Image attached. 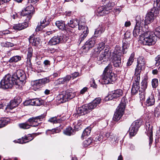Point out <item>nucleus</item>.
Segmentation results:
<instances>
[{
	"instance_id": "nucleus-15",
	"label": "nucleus",
	"mask_w": 160,
	"mask_h": 160,
	"mask_svg": "<svg viewBox=\"0 0 160 160\" xmlns=\"http://www.w3.org/2000/svg\"><path fill=\"white\" fill-rule=\"evenodd\" d=\"M122 92L121 89H117L110 93L108 96L109 100H112L113 98H117L122 95Z\"/></svg>"
},
{
	"instance_id": "nucleus-2",
	"label": "nucleus",
	"mask_w": 160,
	"mask_h": 160,
	"mask_svg": "<svg viewBox=\"0 0 160 160\" xmlns=\"http://www.w3.org/2000/svg\"><path fill=\"white\" fill-rule=\"evenodd\" d=\"M112 66L109 64L105 68L102 78L105 84L112 83L116 79V75L112 71Z\"/></svg>"
},
{
	"instance_id": "nucleus-33",
	"label": "nucleus",
	"mask_w": 160,
	"mask_h": 160,
	"mask_svg": "<svg viewBox=\"0 0 160 160\" xmlns=\"http://www.w3.org/2000/svg\"><path fill=\"white\" fill-rule=\"evenodd\" d=\"M66 93V95L68 101L74 98L75 96V93L74 92H72L70 90H68L65 91Z\"/></svg>"
},
{
	"instance_id": "nucleus-63",
	"label": "nucleus",
	"mask_w": 160,
	"mask_h": 160,
	"mask_svg": "<svg viewBox=\"0 0 160 160\" xmlns=\"http://www.w3.org/2000/svg\"><path fill=\"white\" fill-rule=\"evenodd\" d=\"M36 106H40L42 104V101L39 99L36 98Z\"/></svg>"
},
{
	"instance_id": "nucleus-27",
	"label": "nucleus",
	"mask_w": 160,
	"mask_h": 160,
	"mask_svg": "<svg viewBox=\"0 0 160 160\" xmlns=\"http://www.w3.org/2000/svg\"><path fill=\"white\" fill-rule=\"evenodd\" d=\"M71 79L70 75H67L63 78H60L58 79L56 82L59 84H63L66 82H68Z\"/></svg>"
},
{
	"instance_id": "nucleus-49",
	"label": "nucleus",
	"mask_w": 160,
	"mask_h": 160,
	"mask_svg": "<svg viewBox=\"0 0 160 160\" xmlns=\"http://www.w3.org/2000/svg\"><path fill=\"white\" fill-rule=\"evenodd\" d=\"M92 141V138H88L87 139L84 141L83 145L85 147H88L91 143Z\"/></svg>"
},
{
	"instance_id": "nucleus-35",
	"label": "nucleus",
	"mask_w": 160,
	"mask_h": 160,
	"mask_svg": "<svg viewBox=\"0 0 160 160\" xmlns=\"http://www.w3.org/2000/svg\"><path fill=\"white\" fill-rule=\"evenodd\" d=\"M136 25L142 27L144 24V19L143 18L140 16H137L136 19Z\"/></svg>"
},
{
	"instance_id": "nucleus-17",
	"label": "nucleus",
	"mask_w": 160,
	"mask_h": 160,
	"mask_svg": "<svg viewBox=\"0 0 160 160\" xmlns=\"http://www.w3.org/2000/svg\"><path fill=\"white\" fill-rule=\"evenodd\" d=\"M146 62L145 59L142 56L140 57L138 59V64L135 70L141 71L142 68L144 67Z\"/></svg>"
},
{
	"instance_id": "nucleus-64",
	"label": "nucleus",
	"mask_w": 160,
	"mask_h": 160,
	"mask_svg": "<svg viewBox=\"0 0 160 160\" xmlns=\"http://www.w3.org/2000/svg\"><path fill=\"white\" fill-rule=\"evenodd\" d=\"M28 122L31 124L33 125V123L34 122V117H32L31 118H29L28 121Z\"/></svg>"
},
{
	"instance_id": "nucleus-14",
	"label": "nucleus",
	"mask_w": 160,
	"mask_h": 160,
	"mask_svg": "<svg viewBox=\"0 0 160 160\" xmlns=\"http://www.w3.org/2000/svg\"><path fill=\"white\" fill-rule=\"evenodd\" d=\"M152 126L150 125V124L148 123L146 124V133L147 135L149 137V145L151 146L153 141L152 138Z\"/></svg>"
},
{
	"instance_id": "nucleus-29",
	"label": "nucleus",
	"mask_w": 160,
	"mask_h": 160,
	"mask_svg": "<svg viewBox=\"0 0 160 160\" xmlns=\"http://www.w3.org/2000/svg\"><path fill=\"white\" fill-rule=\"evenodd\" d=\"M122 50H121V52L122 55L125 54L128 51V48L129 44L128 42L125 40L122 41Z\"/></svg>"
},
{
	"instance_id": "nucleus-53",
	"label": "nucleus",
	"mask_w": 160,
	"mask_h": 160,
	"mask_svg": "<svg viewBox=\"0 0 160 160\" xmlns=\"http://www.w3.org/2000/svg\"><path fill=\"white\" fill-rule=\"evenodd\" d=\"M155 60L156 61V66H158L160 65V55H159L156 57L155 58Z\"/></svg>"
},
{
	"instance_id": "nucleus-39",
	"label": "nucleus",
	"mask_w": 160,
	"mask_h": 160,
	"mask_svg": "<svg viewBox=\"0 0 160 160\" xmlns=\"http://www.w3.org/2000/svg\"><path fill=\"white\" fill-rule=\"evenodd\" d=\"M105 43L104 42H102L98 44V46L97 48L95 49V51L97 53H99L100 52L105 48Z\"/></svg>"
},
{
	"instance_id": "nucleus-51",
	"label": "nucleus",
	"mask_w": 160,
	"mask_h": 160,
	"mask_svg": "<svg viewBox=\"0 0 160 160\" xmlns=\"http://www.w3.org/2000/svg\"><path fill=\"white\" fill-rule=\"evenodd\" d=\"M152 84L153 88H156L158 85V79H153L152 81Z\"/></svg>"
},
{
	"instance_id": "nucleus-26",
	"label": "nucleus",
	"mask_w": 160,
	"mask_h": 160,
	"mask_svg": "<svg viewBox=\"0 0 160 160\" xmlns=\"http://www.w3.org/2000/svg\"><path fill=\"white\" fill-rule=\"evenodd\" d=\"M101 101V99L100 98H96L92 102L89 104L91 107L90 108L92 109H93L100 103Z\"/></svg>"
},
{
	"instance_id": "nucleus-34",
	"label": "nucleus",
	"mask_w": 160,
	"mask_h": 160,
	"mask_svg": "<svg viewBox=\"0 0 160 160\" xmlns=\"http://www.w3.org/2000/svg\"><path fill=\"white\" fill-rule=\"evenodd\" d=\"M140 89L139 84L133 83L131 89V93L132 95L137 94Z\"/></svg>"
},
{
	"instance_id": "nucleus-28",
	"label": "nucleus",
	"mask_w": 160,
	"mask_h": 160,
	"mask_svg": "<svg viewBox=\"0 0 160 160\" xmlns=\"http://www.w3.org/2000/svg\"><path fill=\"white\" fill-rule=\"evenodd\" d=\"M142 27L135 25L133 32V35L135 37H137L142 33Z\"/></svg>"
},
{
	"instance_id": "nucleus-58",
	"label": "nucleus",
	"mask_w": 160,
	"mask_h": 160,
	"mask_svg": "<svg viewBox=\"0 0 160 160\" xmlns=\"http://www.w3.org/2000/svg\"><path fill=\"white\" fill-rule=\"evenodd\" d=\"M79 75V73L78 72H75L74 73H72L71 74V76H70L71 77V78H72V79H73L74 78H76Z\"/></svg>"
},
{
	"instance_id": "nucleus-59",
	"label": "nucleus",
	"mask_w": 160,
	"mask_h": 160,
	"mask_svg": "<svg viewBox=\"0 0 160 160\" xmlns=\"http://www.w3.org/2000/svg\"><path fill=\"white\" fill-rule=\"evenodd\" d=\"M101 34V33H100L99 29L98 28L97 29H96L95 31L94 37H98Z\"/></svg>"
},
{
	"instance_id": "nucleus-5",
	"label": "nucleus",
	"mask_w": 160,
	"mask_h": 160,
	"mask_svg": "<svg viewBox=\"0 0 160 160\" xmlns=\"http://www.w3.org/2000/svg\"><path fill=\"white\" fill-rule=\"evenodd\" d=\"M159 7L154 5V7L151 9L150 11L147 13L144 20L145 24H149L153 22L159 13Z\"/></svg>"
},
{
	"instance_id": "nucleus-42",
	"label": "nucleus",
	"mask_w": 160,
	"mask_h": 160,
	"mask_svg": "<svg viewBox=\"0 0 160 160\" xmlns=\"http://www.w3.org/2000/svg\"><path fill=\"white\" fill-rule=\"evenodd\" d=\"M73 124H75L74 127V128L75 129L79 130L82 128V120H79L78 121L76 124V123H73Z\"/></svg>"
},
{
	"instance_id": "nucleus-6",
	"label": "nucleus",
	"mask_w": 160,
	"mask_h": 160,
	"mask_svg": "<svg viewBox=\"0 0 160 160\" xmlns=\"http://www.w3.org/2000/svg\"><path fill=\"white\" fill-rule=\"evenodd\" d=\"M125 102H122V101L117 107L116 112L114 115L113 119L115 121L119 120L124 114Z\"/></svg>"
},
{
	"instance_id": "nucleus-32",
	"label": "nucleus",
	"mask_w": 160,
	"mask_h": 160,
	"mask_svg": "<svg viewBox=\"0 0 160 160\" xmlns=\"http://www.w3.org/2000/svg\"><path fill=\"white\" fill-rule=\"evenodd\" d=\"M56 25L60 29L62 30L66 29L64 22L62 21H58L56 22Z\"/></svg>"
},
{
	"instance_id": "nucleus-52",
	"label": "nucleus",
	"mask_w": 160,
	"mask_h": 160,
	"mask_svg": "<svg viewBox=\"0 0 160 160\" xmlns=\"http://www.w3.org/2000/svg\"><path fill=\"white\" fill-rule=\"evenodd\" d=\"M48 121L50 122L53 123H56L58 122L57 117H53L50 118Z\"/></svg>"
},
{
	"instance_id": "nucleus-9",
	"label": "nucleus",
	"mask_w": 160,
	"mask_h": 160,
	"mask_svg": "<svg viewBox=\"0 0 160 160\" xmlns=\"http://www.w3.org/2000/svg\"><path fill=\"white\" fill-rule=\"evenodd\" d=\"M141 125V122L139 120H136L132 123L129 131V135L131 137L134 136L136 135Z\"/></svg>"
},
{
	"instance_id": "nucleus-4",
	"label": "nucleus",
	"mask_w": 160,
	"mask_h": 160,
	"mask_svg": "<svg viewBox=\"0 0 160 160\" xmlns=\"http://www.w3.org/2000/svg\"><path fill=\"white\" fill-rule=\"evenodd\" d=\"M122 55L121 48L119 46H116L115 48L112 57V62L115 67H119L121 65Z\"/></svg>"
},
{
	"instance_id": "nucleus-44",
	"label": "nucleus",
	"mask_w": 160,
	"mask_h": 160,
	"mask_svg": "<svg viewBox=\"0 0 160 160\" xmlns=\"http://www.w3.org/2000/svg\"><path fill=\"white\" fill-rule=\"evenodd\" d=\"M40 23L42 25H45V27H46L49 24V21L47 20V18L45 17L41 20Z\"/></svg>"
},
{
	"instance_id": "nucleus-47",
	"label": "nucleus",
	"mask_w": 160,
	"mask_h": 160,
	"mask_svg": "<svg viewBox=\"0 0 160 160\" xmlns=\"http://www.w3.org/2000/svg\"><path fill=\"white\" fill-rule=\"evenodd\" d=\"M8 121L4 118L0 120V128L5 126L8 124Z\"/></svg>"
},
{
	"instance_id": "nucleus-31",
	"label": "nucleus",
	"mask_w": 160,
	"mask_h": 160,
	"mask_svg": "<svg viewBox=\"0 0 160 160\" xmlns=\"http://www.w3.org/2000/svg\"><path fill=\"white\" fill-rule=\"evenodd\" d=\"M68 24L69 26L72 28H74L78 25V26L80 25L78 22V20L77 19H72L68 22Z\"/></svg>"
},
{
	"instance_id": "nucleus-8",
	"label": "nucleus",
	"mask_w": 160,
	"mask_h": 160,
	"mask_svg": "<svg viewBox=\"0 0 160 160\" xmlns=\"http://www.w3.org/2000/svg\"><path fill=\"white\" fill-rule=\"evenodd\" d=\"M34 10V7L31 5L27 7L24 10L22 11L21 15L23 17H26L25 20L29 21L31 18Z\"/></svg>"
},
{
	"instance_id": "nucleus-37",
	"label": "nucleus",
	"mask_w": 160,
	"mask_h": 160,
	"mask_svg": "<svg viewBox=\"0 0 160 160\" xmlns=\"http://www.w3.org/2000/svg\"><path fill=\"white\" fill-rule=\"evenodd\" d=\"M36 127L38 126V124L35 125H29L27 123H21L19 124V127L22 128L24 129H28L30 128L31 126Z\"/></svg>"
},
{
	"instance_id": "nucleus-10",
	"label": "nucleus",
	"mask_w": 160,
	"mask_h": 160,
	"mask_svg": "<svg viewBox=\"0 0 160 160\" xmlns=\"http://www.w3.org/2000/svg\"><path fill=\"white\" fill-rule=\"evenodd\" d=\"M63 38V34L59 32L49 40V44L51 45H55L61 42Z\"/></svg>"
},
{
	"instance_id": "nucleus-30",
	"label": "nucleus",
	"mask_w": 160,
	"mask_h": 160,
	"mask_svg": "<svg viewBox=\"0 0 160 160\" xmlns=\"http://www.w3.org/2000/svg\"><path fill=\"white\" fill-rule=\"evenodd\" d=\"M141 72V71L138 70H135V77L134 81H133V83L139 84V81L140 79V74Z\"/></svg>"
},
{
	"instance_id": "nucleus-22",
	"label": "nucleus",
	"mask_w": 160,
	"mask_h": 160,
	"mask_svg": "<svg viewBox=\"0 0 160 160\" xmlns=\"http://www.w3.org/2000/svg\"><path fill=\"white\" fill-rule=\"evenodd\" d=\"M109 13L108 10L104 6H101L98 8L97 10V14L98 16H103Z\"/></svg>"
},
{
	"instance_id": "nucleus-41",
	"label": "nucleus",
	"mask_w": 160,
	"mask_h": 160,
	"mask_svg": "<svg viewBox=\"0 0 160 160\" xmlns=\"http://www.w3.org/2000/svg\"><path fill=\"white\" fill-rule=\"evenodd\" d=\"M21 59V57L19 56H16L11 58L9 60V62L10 63L16 62L20 61Z\"/></svg>"
},
{
	"instance_id": "nucleus-56",
	"label": "nucleus",
	"mask_w": 160,
	"mask_h": 160,
	"mask_svg": "<svg viewBox=\"0 0 160 160\" xmlns=\"http://www.w3.org/2000/svg\"><path fill=\"white\" fill-rule=\"evenodd\" d=\"M131 33L128 31H127L124 34V38L125 39H128L130 38L131 36Z\"/></svg>"
},
{
	"instance_id": "nucleus-40",
	"label": "nucleus",
	"mask_w": 160,
	"mask_h": 160,
	"mask_svg": "<svg viewBox=\"0 0 160 160\" xmlns=\"http://www.w3.org/2000/svg\"><path fill=\"white\" fill-rule=\"evenodd\" d=\"M27 52L28 60L30 62L31 61V58L32 56L33 49L31 47L28 48Z\"/></svg>"
},
{
	"instance_id": "nucleus-61",
	"label": "nucleus",
	"mask_w": 160,
	"mask_h": 160,
	"mask_svg": "<svg viewBox=\"0 0 160 160\" xmlns=\"http://www.w3.org/2000/svg\"><path fill=\"white\" fill-rule=\"evenodd\" d=\"M110 137V138H112V136L110 135V133L109 132H106L104 136L103 137V138H106L105 140L107 138H108L109 137Z\"/></svg>"
},
{
	"instance_id": "nucleus-45",
	"label": "nucleus",
	"mask_w": 160,
	"mask_h": 160,
	"mask_svg": "<svg viewBox=\"0 0 160 160\" xmlns=\"http://www.w3.org/2000/svg\"><path fill=\"white\" fill-rule=\"evenodd\" d=\"M91 128L90 127H88L86 128L83 132L82 137H84L88 135L90 133Z\"/></svg>"
},
{
	"instance_id": "nucleus-54",
	"label": "nucleus",
	"mask_w": 160,
	"mask_h": 160,
	"mask_svg": "<svg viewBox=\"0 0 160 160\" xmlns=\"http://www.w3.org/2000/svg\"><path fill=\"white\" fill-rule=\"evenodd\" d=\"M27 102L29 104L36 106V98L30 99L27 101Z\"/></svg>"
},
{
	"instance_id": "nucleus-1",
	"label": "nucleus",
	"mask_w": 160,
	"mask_h": 160,
	"mask_svg": "<svg viewBox=\"0 0 160 160\" xmlns=\"http://www.w3.org/2000/svg\"><path fill=\"white\" fill-rule=\"evenodd\" d=\"M160 37V26L157 28L154 33L151 31L146 32L140 36L139 42L146 45L150 46L156 43L158 37Z\"/></svg>"
},
{
	"instance_id": "nucleus-46",
	"label": "nucleus",
	"mask_w": 160,
	"mask_h": 160,
	"mask_svg": "<svg viewBox=\"0 0 160 160\" xmlns=\"http://www.w3.org/2000/svg\"><path fill=\"white\" fill-rule=\"evenodd\" d=\"M1 44L2 46L8 48L12 47L14 45L13 43L8 42H3L1 43Z\"/></svg>"
},
{
	"instance_id": "nucleus-24",
	"label": "nucleus",
	"mask_w": 160,
	"mask_h": 160,
	"mask_svg": "<svg viewBox=\"0 0 160 160\" xmlns=\"http://www.w3.org/2000/svg\"><path fill=\"white\" fill-rule=\"evenodd\" d=\"M33 139V138L31 135H29L28 136L22 137V139H18L17 142L20 143H24L28 142Z\"/></svg>"
},
{
	"instance_id": "nucleus-57",
	"label": "nucleus",
	"mask_w": 160,
	"mask_h": 160,
	"mask_svg": "<svg viewBox=\"0 0 160 160\" xmlns=\"http://www.w3.org/2000/svg\"><path fill=\"white\" fill-rule=\"evenodd\" d=\"M45 25H42L41 24L40 25H38L36 29V32H38L40 31L43 28L45 27Z\"/></svg>"
},
{
	"instance_id": "nucleus-12",
	"label": "nucleus",
	"mask_w": 160,
	"mask_h": 160,
	"mask_svg": "<svg viewBox=\"0 0 160 160\" xmlns=\"http://www.w3.org/2000/svg\"><path fill=\"white\" fill-rule=\"evenodd\" d=\"M89 104L83 105L82 107L79 108L77 110V113L79 115L85 114L90 112L92 109Z\"/></svg>"
},
{
	"instance_id": "nucleus-7",
	"label": "nucleus",
	"mask_w": 160,
	"mask_h": 160,
	"mask_svg": "<svg viewBox=\"0 0 160 160\" xmlns=\"http://www.w3.org/2000/svg\"><path fill=\"white\" fill-rule=\"evenodd\" d=\"M15 80V84L18 85L19 82H23L26 79V75L24 72L21 70H18L16 72L12 75Z\"/></svg>"
},
{
	"instance_id": "nucleus-21",
	"label": "nucleus",
	"mask_w": 160,
	"mask_h": 160,
	"mask_svg": "<svg viewBox=\"0 0 160 160\" xmlns=\"http://www.w3.org/2000/svg\"><path fill=\"white\" fill-rule=\"evenodd\" d=\"M65 92H62L58 96L57 100L59 103H63L68 101Z\"/></svg>"
},
{
	"instance_id": "nucleus-20",
	"label": "nucleus",
	"mask_w": 160,
	"mask_h": 160,
	"mask_svg": "<svg viewBox=\"0 0 160 160\" xmlns=\"http://www.w3.org/2000/svg\"><path fill=\"white\" fill-rule=\"evenodd\" d=\"M18 104V103L17 100L15 99L11 100L7 105L6 108V110H7V112H11L10 111L17 107Z\"/></svg>"
},
{
	"instance_id": "nucleus-25",
	"label": "nucleus",
	"mask_w": 160,
	"mask_h": 160,
	"mask_svg": "<svg viewBox=\"0 0 160 160\" xmlns=\"http://www.w3.org/2000/svg\"><path fill=\"white\" fill-rule=\"evenodd\" d=\"M29 42L32 45L38 46L41 43V39L39 38L32 37L29 39Z\"/></svg>"
},
{
	"instance_id": "nucleus-55",
	"label": "nucleus",
	"mask_w": 160,
	"mask_h": 160,
	"mask_svg": "<svg viewBox=\"0 0 160 160\" xmlns=\"http://www.w3.org/2000/svg\"><path fill=\"white\" fill-rule=\"evenodd\" d=\"M103 136L102 134H100L96 136L95 139V141L96 142L100 141L102 140L103 139Z\"/></svg>"
},
{
	"instance_id": "nucleus-11",
	"label": "nucleus",
	"mask_w": 160,
	"mask_h": 160,
	"mask_svg": "<svg viewBox=\"0 0 160 160\" xmlns=\"http://www.w3.org/2000/svg\"><path fill=\"white\" fill-rule=\"evenodd\" d=\"M111 56L110 52H109V48L105 49L104 51L101 53L99 57L98 61L102 62L108 61Z\"/></svg>"
},
{
	"instance_id": "nucleus-13",
	"label": "nucleus",
	"mask_w": 160,
	"mask_h": 160,
	"mask_svg": "<svg viewBox=\"0 0 160 160\" xmlns=\"http://www.w3.org/2000/svg\"><path fill=\"white\" fill-rule=\"evenodd\" d=\"M50 81L49 78H45L42 79L37 80L34 82L33 87L35 88L38 89L40 88L42 86Z\"/></svg>"
},
{
	"instance_id": "nucleus-36",
	"label": "nucleus",
	"mask_w": 160,
	"mask_h": 160,
	"mask_svg": "<svg viewBox=\"0 0 160 160\" xmlns=\"http://www.w3.org/2000/svg\"><path fill=\"white\" fill-rule=\"evenodd\" d=\"M141 89H139V92H144L147 88V82L146 80L144 79L141 83Z\"/></svg>"
},
{
	"instance_id": "nucleus-18",
	"label": "nucleus",
	"mask_w": 160,
	"mask_h": 160,
	"mask_svg": "<svg viewBox=\"0 0 160 160\" xmlns=\"http://www.w3.org/2000/svg\"><path fill=\"white\" fill-rule=\"evenodd\" d=\"M25 21L23 23L14 24L13 28L16 30H21L27 28L28 26L29 21Z\"/></svg>"
},
{
	"instance_id": "nucleus-38",
	"label": "nucleus",
	"mask_w": 160,
	"mask_h": 160,
	"mask_svg": "<svg viewBox=\"0 0 160 160\" xmlns=\"http://www.w3.org/2000/svg\"><path fill=\"white\" fill-rule=\"evenodd\" d=\"M74 130L70 127L67 128L63 132L64 133L67 135L70 136L73 134Z\"/></svg>"
},
{
	"instance_id": "nucleus-62",
	"label": "nucleus",
	"mask_w": 160,
	"mask_h": 160,
	"mask_svg": "<svg viewBox=\"0 0 160 160\" xmlns=\"http://www.w3.org/2000/svg\"><path fill=\"white\" fill-rule=\"evenodd\" d=\"M154 5L159 7L160 6V0H156V1H154Z\"/></svg>"
},
{
	"instance_id": "nucleus-3",
	"label": "nucleus",
	"mask_w": 160,
	"mask_h": 160,
	"mask_svg": "<svg viewBox=\"0 0 160 160\" xmlns=\"http://www.w3.org/2000/svg\"><path fill=\"white\" fill-rule=\"evenodd\" d=\"M16 79L10 74L6 75L1 82V88L5 89L11 88L15 84Z\"/></svg>"
},
{
	"instance_id": "nucleus-48",
	"label": "nucleus",
	"mask_w": 160,
	"mask_h": 160,
	"mask_svg": "<svg viewBox=\"0 0 160 160\" xmlns=\"http://www.w3.org/2000/svg\"><path fill=\"white\" fill-rule=\"evenodd\" d=\"M154 115L157 117H158L160 115V104L155 109Z\"/></svg>"
},
{
	"instance_id": "nucleus-19",
	"label": "nucleus",
	"mask_w": 160,
	"mask_h": 160,
	"mask_svg": "<svg viewBox=\"0 0 160 160\" xmlns=\"http://www.w3.org/2000/svg\"><path fill=\"white\" fill-rule=\"evenodd\" d=\"M95 39L94 38L89 39L85 43L83 48L86 50H89L94 46L95 43Z\"/></svg>"
},
{
	"instance_id": "nucleus-60",
	"label": "nucleus",
	"mask_w": 160,
	"mask_h": 160,
	"mask_svg": "<svg viewBox=\"0 0 160 160\" xmlns=\"http://www.w3.org/2000/svg\"><path fill=\"white\" fill-rule=\"evenodd\" d=\"M46 115L45 114H43L37 117L39 121H42L46 116Z\"/></svg>"
},
{
	"instance_id": "nucleus-50",
	"label": "nucleus",
	"mask_w": 160,
	"mask_h": 160,
	"mask_svg": "<svg viewBox=\"0 0 160 160\" xmlns=\"http://www.w3.org/2000/svg\"><path fill=\"white\" fill-rule=\"evenodd\" d=\"M61 130L59 128H57L54 129H52L51 130H48L47 131L46 133H47L48 131H50L51 134H53L54 133H58Z\"/></svg>"
},
{
	"instance_id": "nucleus-16",
	"label": "nucleus",
	"mask_w": 160,
	"mask_h": 160,
	"mask_svg": "<svg viewBox=\"0 0 160 160\" xmlns=\"http://www.w3.org/2000/svg\"><path fill=\"white\" fill-rule=\"evenodd\" d=\"M79 29L80 30H82L83 32V34L80 35V37L79 41L81 42L87 36L88 32V29L87 26L81 25L79 26Z\"/></svg>"
},
{
	"instance_id": "nucleus-23",
	"label": "nucleus",
	"mask_w": 160,
	"mask_h": 160,
	"mask_svg": "<svg viewBox=\"0 0 160 160\" xmlns=\"http://www.w3.org/2000/svg\"><path fill=\"white\" fill-rule=\"evenodd\" d=\"M155 102L154 95L151 94L147 98L145 102V104L147 106H152L154 104Z\"/></svg>"
},
{
	"instance_id": "nucleus-43",
	"label": "nucleus",
	"mask_w": 160,
	"mask_h": 160,
	"mask_svg": "<svg viewBox=\"0 0 160 160\" xmlns=\"http://www.w3.org/2000/svg\"><path fill=\"white\" fill-rule=\"evenodd\" d=\"M134 54L133 53H132L129 58L127 64L128 66H130L133 62Z\"/></svg>"
}]
</instances>
